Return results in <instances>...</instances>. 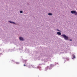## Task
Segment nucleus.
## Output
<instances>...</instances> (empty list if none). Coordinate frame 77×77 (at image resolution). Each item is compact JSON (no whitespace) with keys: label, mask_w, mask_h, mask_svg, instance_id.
<instances>
[{"label":"nucleus","mask_w":77,"mask_h":77,"mask_svg":"<svg viewBox=\"0 0 77 77\" xmlns=\"http://www.w3.org/2000/svg\"><path fill=\"white\" fill-rule=\"evenodd\" d=\"M71 13L72 14H74L75 15H77V12L75 11H71Z\"/></svg>","instance_id":"f03ea898"},{"label":"nucleus","mask_w":77,"mask_h":77,"mask_svg":"<svg viewBox=\"0 0 77 77\" xmlns=\"http://www.w3.org/2000/svg\"><path fill=\"white\" fill-rule=\"evenodd\" d=\"M19 39L20 41H23L24 40L23 38L21 37H20Z\"/></svg>","instance_id":"7ed1b4c3"},{"label":"nucleus","mask_w":77,"mask_h":77,"mask_svg":"<svg viewBox=\"0 0 77 77\" xmlns=\"http://www.w3.org/2000/svg\"><path fill=\"white\" fill-rule=\"evenodd\" d=\"M9 22L10 23H13V24H15V23L14 22H11V21H9Z\"/></svg>","instance_id":"423d86ee"},{"label":"nucleus","mask_w":77,"mask_h":77,"mask_svg":"<svg viewBox=\"0 0 77 77\" xmlns=\"http://www.w3.org/2000/svg\"><path fill=\"white\" fill-rule=\"evenodd\" d=\"M24 66H26V64H24Z\"/></svg>","instance_id":"1a4fd4ad"},{"label":"nucleus","mask_w":77,"mask_h":77,"mask_svg":"<svg viewBox=\"0 0 77 77\" xmlns=\"http://www.w3.org/2000/svg\"><path fill=\"white\" fill-rule=\"evenodd\" d=\"M70 41H72V39H70Z\"/></svg>","instance_id":"9d476101"},{"label":"nucleus","mask_w":77,"mask_h":77,"mask_svg":"<svg viewBox=\"0 0 77 77\" xmlns=\"http://www.w3.org/2000/svg\"><path fill=\"white\" fill-rule=\"evenodd\" d=\"M57 35H61V33L60 32H57Z\"/></svg>","instance_id":"20e7f679"},{"label":"nucleus","mask_w":77,"mask_h":77,"mask_svg":"<svg viewBox=\"0 0 77 77\" xmlns=\"http://www.w3.org/2000/svg\"><path fill=\"white\" fill-rule=\"evenodd\" d=\"M58 30V31H59V30Z\"/></svg>","instance_id":"9b49d317"},{"label":"nucleus","mask_w":77,"mask_h":77,"mask_svg":"<svg viewBox=\"0 0 77 77\" xmlns=\"http://www.w3.org/2000/svg\"><path fill=\"white\" fill-rule=\"evenodd\" d=\"M20 13H21V14H22V13H23V11H20Z\"/></svg>","instance_id":"0eeeda50"},{"label":"nucleus","mask_w":77,"mask_h":77,"mask_svg":"<svg viewBox=\"0 0 77 77\" xmlns=\"http://www.w3.org/2000/svg\"><path fill=\"white\" fill-rule=\"evenodd\" d=\"M61 36H63L66 40H68V37L64 34L61 35Z\"/></svg>","instance_id":"f257e3e1"},{"label":"nucleus","mask_w":77,"mask_h":77,"mask_svg":"<svg viewBox=\"0 0 77 77\" xmlns=\"http://www.w3.org/2000/svg\"><path fill=\"white\" fill-rule=\"evenodd\" d=\"M48 15H52V14L51 13H48Z\"/></svg>","instance_id":"39448f33"},{"label":"nucleus","mask_w":77,"mask_h":77,"mask_svg":"<svg viewBox=\"0 0 77 77\" xmlns=\"http://www.w3.org/2000/svg\"><path fill=\"white\" fill-rule=\"evenodd\" d=\"M73 58H74V59L75 58V55H73Z\"/></svg>","instance_id":"6e6552de"}]
</instances>
